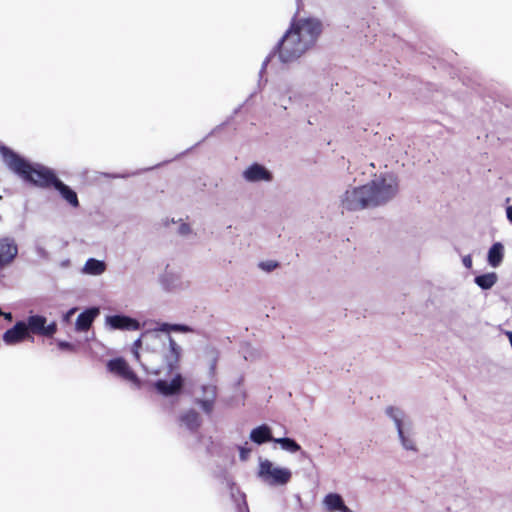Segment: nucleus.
<instances>
[{
    "instance_id": "obj_1",
    "label": "nucleus",
    "mask_w": 512,
    "mask_h": 512,
    "mask_svg": "<svg viewBox=\"0 0 512 512\" xmlns=\"http://www.w3.org/2000/svg\"><path fill=\"white\" fill-rule=\"evenodd\" d=\"M322 32V24L314 18L294 21L277 45L279 59L289 63L300 58L316 42Z\"/></svg>"
},
{
    "instance_id": "obj_2",
    "label": "nucleus",
    "mask_w": 512,
    "mask_h": 512,
    "mask_svg": "<svg viewBox=\"0 0 512 512\" xmlns=\"http://www.w3.org/2000/svg\"><path fill=\"white\" fill-rule=\"evenodd\" d=\"M5 160L10 169L20 175L25 181L41 188H51L58 181L56 174L43 166L34 167L24 158L13 151L7 150Z\"/></svg>"
},
{
    "instance_id": "obj_3",
    "label": "nucleus",
    "mask_w": 512,
    "mask_h": 512,
    "mask_svg": "<svg viewBox=\"0 0 512 512\" xmlns=\"http://www.w3.org/2000/svg\"><path fill=\"white\" fill-rule=\"evenodd\" d=\"M365 186L369 191V200L372 207L387 203L398 192L397 178L388 173L373 179Z\"/></svg>"
},
{
    "instance_id": "obj_4",
    "label": "nucleus",
    "mask_w": 512,
    "mask_h": 512,
    "mask_svg": "<svg viewBox=\"0 0 512 512\" xmlns=\"http://www.w3.org/2000/svg\"><path fill=\"white\" fill-rule=\"evenodd\" d=\"M368 193L365 185L347 190L342 199V208L347 211H358L370 207Z\"/></svg>"
},
{
    "instance_id": "obj_5",
    "label": "nucleus",
    "mask_w": 512,
    "mask_h": 512,
    "mask_svg": "<svg viewBox=\"0 0 512 512\" xmlns=\"http://www.w3.org/2000/svg\"><path fill=\"white\" fill-rule=\"evenodd\" d=\"M259 473L273 485H284L291 479V472L288 469L274 467L269 460L260 463Z\"/></svg>"
},
{
    "instance_id": "obj_6",
    "label": "nucleus",
    "mask_w": 512,
    "mask_h": 512,
    "mask_svg": "<svg viewBox=\"0 0 512 512\" xmlns=\"http://www.w3.org/2000/svg\"><path fill=\"white\" fill-rule=\"evenodd\" d=\"M28 333H32L39 336L52 337L57 331V324L52 322L47 324V320L41 315L29 316L27 322Z\"/></svg>"
},
{
    "instance_id": "obj_7",
    "label": "nucleus",
    "mask_w": 512,
    "mask_h": 512,
    "mask_svg": "<svg viewBox=\"0 0 512 512\" xmlns=\"http://www.w3.org/2000/svg\"><path fill=\"white\" fill-rule=\"evenodd\" d=\"M107 369L109 372L134 384H139L140 382L137 374L132 370L127 361L122 357L109 360L107 363Z\"/></svg>"
},
{
    "instance_id": "obj_8",
    "label": "nucleus",
    "mask_w": 512,
    "mask_h": 512,
    "mask_svg": "<svg viewBox=\"0 0 512 512\" xmlns=\"http://www.w3.org/2000/svg\"><path fill=\"white\" fill-rule=\"evenodd\" d=\"M168 342V348L163 353V363L167 373L170 374L179 367L182 349L170 335L168 336Z\"/></svg>"
},
{
    "instance_id": "obj_9",
    "label": "nucleus",
    "mask_w": 512,
    "mask_h": 512,
    "mask_svg": "<svg viewBox=\"0 0 512 512\" xmlns=\"http://www.w3.org/2000/svg\"><path fill=\"white\" fill-rule=\"evenodd\" d=\"M18 254L17 244L13 239H0V268L11 264Z\"/></svg>"
},
{
    "instance_id": "obj_10",
    "label": "nucleus",
    "mask_w": 512,
    "mask_h": 512,
    "mask_svg": "<svg viewBox=\"0 0 512 512\" xmlns=\"http://www.w3.org/2000/svg\"><path fill=\"white\" fill-rule=\"evenodd\" d=\"M183 377L181 374H176L171 382L165 380H158L155 382L156 390L164 396H172L180 393L183 388Z\"/></svg>"
},
{
    "instance_id": "obj_11",
    "label": "nucleus",
    "mask_w": 512,
    "mask_h": 512,
    "mask_svg": "<svg viewBox=\"0 0 512 512\" xmlns=\"http://www.w3.org/2000/svg\"><path fill=\"white\" fill-rule=\"evenodd\" d=\"M30 335L28 333V327L24 321L17 322L11 329H8L4 335L3 340L6 344L12 345L19 343Z\"/></svg>"
},
{
    "instance_id": "obj_12",
    "label": "nucleus",
    "mask_w": 512,
    "mask_h": 512,
    "mask_svg": "<svg viewBox=\"0 0 512 512\" xmlns=\"http://www.w3.org/2000/svg\"><path fill=\"white\" fill-rule=\"evenodd\" d=\"M107 323L116 330L136 331L140 329V323L136 319L125 315L109 316Z\"/></svg>"
},
{
    "instance_id": "obj_13",
    "label": "nucleus",
    "mask_w": 512,
    "mask_h": 512,
    "mask_svg": "<svg viewBox=\"0 0 512 512\" xmlns=\"http://www.w3.org/2000/svg\"><path fill=\"white\" fill-rule=\"evenodd\" d=\"M244 177L250 182L257 181H270L272 179L271 173L260 164H252L244 171Z\"/></svg>"
},
{
    "instance_id": "obj_14",
    "label": "nucleus",
    "mask_w": 512,
    "mask_h": 512,
    "mask_svg": "<svg viewBox=\"0 0 512 512\" xmlns=\"http://www.w3.org/2000/svg\"><path fill=\"white\" fill-rule=\"evenodd\" d=\"M99 310L97 308L87 309L80 313L76 320V330L87 331L91 327L95 317L98 315Z\"/></svg>"
},
{
    "instance_id": "obj_15",
    "label": "nucleus",
    "mask_w": 512,
    "mask_h": 512,
    "mask_svg": "<svg viewBox=\"0 0 512 512\" xmlns=\"http://www.w3.org/2000/svg\"><path fill=\"white\" fill-rule=\"evenodd\" d=\"M179 419L192 432H196L202 424L200 414L194 409L185 411Z\"/></svg>"
},
{
    "instance_id": "obj_16",
    "label": "nucleus",
    "mask_w": 512,
    "mask_h": 512,
    "mask_svg": "<svg viewBox=\"0 0 512 512\" xmlns=\"http://www.w3.org/2000/svg\"><path fill=\"white\" fill-rule=\"evenodd\" d=\"M250 439L256 444H263L269 441H274L269 426L263 424L254 428L250 433Z\"/></svg>"
},
{
    "instance_id": "obj_17",
    "label": "nucleus",
    "mask_w": 512,
    "mask_h": 512,
    "mask_svg": "<svg viewBox=\"0 0 512 512\" xmlns=\"http://www.w3.org/2000/svg\"><path fill=\"white\" fill-rule=\"evenodd\" d=\"M54 188L59 191L62 198L65 199L71 206L75 208L79 206V200L76 192L69 186L65 185L61 180L58 179Z\"/></svg>"
},
{
    "instance_id": "obj_18",
    "label": "nucleus",
    "mask_w": 512,
    "mask_h": 512,
    "mask_svg": "<svg viewBox=\"0 0 512 512\" xmlns=\"http://www.w3.org/2000/svg\"><path fill=\"white\" fill-rule=\"evenodd\" d=\"M503 260V245L494 243L488 252V262L492 267H498Z\"/></svg>"
},
{
    "instance_id": "obj_19",
    "label": "nucleus",
    "mask_w": 512,
    "mask_h": 512,
    "mask_svg": "<svg viewBox=\"0 0 512 512\" xmlns=\"http://www.w3.org/2000/svg\"><path fill=\"white\" fill-rule=\"evenodd\" d=\"M106 269V265L103 261L90 258L86 261L84 271L91 275H100Z\"/></svg>"
},
{
    "instance_id": "obj_20",
    "label": "nucleus",
    "mask_w": 512,
    "mask_h": 512,
    "mask_svg": "<svg viewBox=\"0 0 512 512\" xmlns=\"http://www.w3.org/2000/svg\"><path fill=\"white\" fill-rule=\"evenodd\" d=\"M497 275L494 272L486 273L475 277V283L482 289L487 290L495 285Z\"/></svg>"
},
{
    "instance_id": "obj_21",
    "label": "nucleus",
    "mask_w": 512,
    "mask_h": 512,
    "mask_svg": "<svg viewBox=\"0 0 512 512\" xmlns=\"http://www.w3.org/2000/svg\"><path fill=\"white\" fill-rule=\"evenodd\" d=\"M274 442L280 444L282 449L287 450L291 453H296L301 450L300 445L295 440H293L291 438H287V437L277 438V439H274Z\"/></svg>"
},
{
    "instance_id": "obj_22",
    "label": "nucleus",
    "mask_w": 512,
    "mask_h": 512,
    "mask_svg": "<svg viewBox=\"0 0 512 512\" xmlns=\"http://www.w3.org/2000/svg\"><path fill=\"white\" fill-rule=\"evenodd\" d=\"M396 422H397V425H398V431H399V435L402 439V444L403 446L406 448V449H411V450H414L415 447L414 445L407 439H405L404 435H403V430L401 428V421L396 419Z\"/></svg>"
},
{
    "instance_id": "obj_23",
    "label": "nucleus",
    "mask_w": 512,
    "mask_h": 512,
    "mask_svg": "<svg viewBox=\"0 0 512 512\" xmlns=\"http://www.w3.org/2000/svg\"><path fill=\"white\" fill-rule=\"evenodd\" d=\"M237 502V512H249L248 504L244 494L237 499Z\"/></svg>"
},
{
    "instance_id": "obj_24",
    "label": "nucleus",
    "mask_w": 512,
    "mask_h": 512,
    "mask_svg": "<svg viewBox=\"0 0 512 512\" xmlns=\"http://www.w3.org/2000/svg\"><path fill=\"white\" fill-rule=\"evenodd\" d=\"M259 267L266 271V272H271L273 271L275 268L278 267V263L275 262V261H272V260H269V261H265V262H261L259 264Z\"/></svg>"
},
{
    "instance_id": "obj_25",
    "label": "nucleus",
    "mask_w": 512,
    "mask_h": 512,
    "mask_svg": "<svg viewBox=\"0 0 512 512\" xmlns=\"http://www.w3.org/2000/svg\"><path fill=\"white\" fill-rule=\"evenodd\" d=\"M201 408L203 409L204 412L206 413H211L212 410H213V401L211 400H199L198 401Z\"/></svg>"
},
{
    "instance_id": "obj_26",
    "label": "nucleus",
    "mask_w": 512,
    "mask_h": 512,
    "mask_svg": "<svg viewBox=\"0 0 512 512\" xmlns=\"http://www.w3.org/2000/svg\"><path fill=\"white\" fill-rule=\"evenodd\" d=\"M57 345L60 350H67L70 352H74L76 350L73 344L66 341H59Z\"/></svg>"
},
{
    "instance_id": "obj_27",
    "label": "nucleus",
    "mask_w": 512,
    "mask_h": 512,
    "mask_svg": "<svg viewBox=\"0 0 512 512\" xmlns=\"http://www.w3.org/2000/svg\"><path fill=\"white\" fill-rule=\"evenodd\" d=\"M171 331L175 332H189L190 328L182 324H171Z\"/></svg>"
},
{
    "instance_id": "obj_28",
    "label": "nucleus",
    "mask_w": 512,
    "mask_h": 512,
    "mask_svg": "<svg viewBox=\"0 0 512 512\" xmlns=\"http://www.w3.org/2000/svg\"><path fill=\"white\" fill-rule=\"evenodd\" d=\"M250 452H251L250 449L241 447L240 448V458H241V460H246L248 458Z\"/></svg>"
},
{
    "instance_id": "obj_29",
    "label": "nucleus",
    "mask_w": 512,
    "mask_h": 512,
    "mask_svg": "<svg viewBox=\"0 0 512 512\" xmlns=\"http://www.w3.org/2000/svg\"><path fill=\"white\" fill-rule=\"evenodd\" d=\"M159 331H163V332H170L171 331V324L169 323H162L159 328H158Z\"/></svg>"
},
{
    "instance_id": "obj_30",
    "label": "nucleus",
    "mask_w": 512,
    "mask_h": 512,
    "mask_svg": "<svg viewBox=\"0 0 512 512\" xmlns=\"http://www.w3.org/2000/svg\"><path fill=\"white\" fill-rule=\"evenodd\" d=\"M463 264L466 268H471L472 267V259L471 257L468 255V256H465L463 258Z\"/></svg>"
},
{
    "instance_id": "obj_31",
    "label": "nucleus",
    "mask_w": 512,
    "mask_h": 512,
    "mask_svg": "<svg viewBox=\"0 0 512 512\" xmlns=\"http://www.w3.org/2000/svg\"><path fill=\"white\" fill-rule=\"evenodd\" d=\"M140 346H141V340H140V339H138V340H136V341L134 342V347H135L134 355H135V357H136L137 359H139V357H140V355H139V353H138V351H137V349H138Z\"/></svg>"
},
{
    "instance_id": "obj_32",
    "label": "nucleus",
    "mask_w": 512,
    "mask_h": 512,
    "mask_svg": "<svg viewBox=\"0 0 512 512\" xmlns=\"http://www.w3.org/2000/svg\"><path fill=\"white\" fill-rule=\"evenodd\" d=\"M507 218L509 219V221L512 223V206H509L507 208Z\"/></svg>"
},
{
    "instance_id": "obj_33",
    "label": "nucleus",
    "mask_w": 512,
    "mask_h": 512,
    "mask_svg": "<svg viewBox=\"0 0 512 512\" xmlns=\"http://www.w3.org/2000/svg\"><path fill=\"white\" fill-rule=\"evenodd\" d=\"M181 233H188L189 232V226L186 224L181 225L180 227Z\"/></svg>"
},
{
    "instance_id": "obj_34",
    "label": "nucleus",
    "mask_w": 512,
    "mask_h": 512,
    "mask_svg": "<svg viewBox=\"0 0 512 512\" xmlns=\"http://www.w3.org/2000/svg\"><path fill=\"white\" fill-rule=\"evenodd\" d=\"M393 410H394V409H393V407H389V408L387 409V413H388L389 415H392Z\"/></svg>"
}]
</instances>
